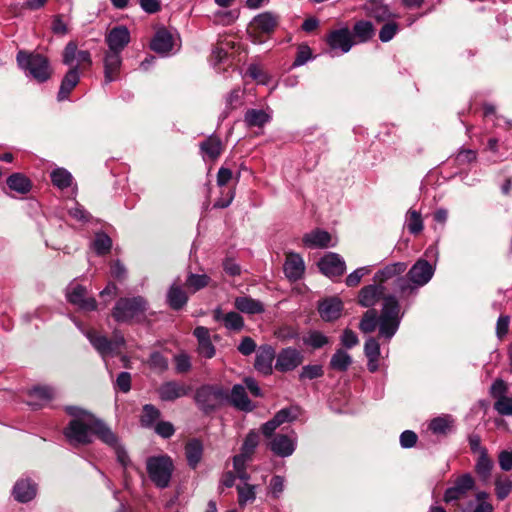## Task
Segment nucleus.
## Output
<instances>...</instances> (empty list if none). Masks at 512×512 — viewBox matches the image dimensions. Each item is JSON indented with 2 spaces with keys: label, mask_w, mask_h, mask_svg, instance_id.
<instances>
[{
  "label": "nucleus",
  "mask_w": 512,
  "mask_h": 512,
  "mask_svg": "<svg viewBox=\"0 0 512 512\" xmlns=\"http://www.w3.org/2000/svg\"><path fill=\"white\" fill-rule=\"evenodd\" d=\"M92 247L98 255L107 254L112 247V240L107 234L99 232L95 235Z\"/></svg>",
  "instance_id": "47"
},
{
  "label": "nucleus",
  "mask_w": 512,
  "mask_h": 512,
  "mask_svg": "<svg viewBox=\"0 0 512 512\" xmlns=\"http://www.w3.org/2000/svg\"><path fill=\"white\" fill-rule=\"evenodd\" d=\"M331 235L321 229H316L303 236V243L310 248H326L330 246Z\"/></svg>",
  "instance_id": "31"
},
{
  "label": "nucleus",
  "mask_w": 512,
  "mask_h": 512,
  "mask_svg": "<svg viewBox=\"0 0 512 512\" xmlns=\"http://www.w3.org/2000/svg\"><path fill=\"white\" fill-rule=\"evenodd\" d=\"M80 76L77 67H70L68 72L65 74L62 79L59 92H58V100L63 101L68 98L71 91L76 87L79 83Z\"/></svg>",
  "instance_id": "30"
},
{
  "label": "nucleus",
  "mask_w": 512,
  "mask_h": 512,
  "mask_svg": "<svg viewBox=\"0 0 512 512\" xmlns=\"http://www.w3.org/2000/svg\"><path fill=\"white\" fill-rule=\"evenodd\" d=\"M473 485L474 480L470 475L466 474L461 476L457 479L453 487L446 490L444 495L445 502L448 503L464 498L467 492L472 490Z\"/></svg>",
  "instance_id": "20"
},
{
  "label": "nucleus",
  "mask_w": 512,
  "mask_h": 512,
  "mask_svg": "<svg viewBox=\"0 0 512 512\" xmlns=\"http://www.w3.org/2000/svg\"><path fill=\"white\" fill-rule=\"evenodd\" d=\"M487 494L480 492L474 501H471L462 512H492V506L486 501Z\"/></svg>",
  "instance_id": "44"
},
{
  "label": "nucleus",
  "mask_w": 512,
  "mask_h": 512,
  "mask_svg": "<svg viewBox=\"0 0 512 512\" xmlns=\"http://www.w3.org/2000/svg\"><path fill=\"white\" fill-rule=\"evenodd\" d=\"M114 449L118 462L123 466L127 467L130 464L129 456L126 450L119 444L118 437L115 435V443L107 444Z\"/></svg>",
  "instance_id": "60"
},
{
  "label": "nucleus",
  "mask_w": 512,
  "mask_h": 512,
  "mask_svg": "<svg viewBox=\"0 0 512 512\" xmlns=\"http://www.w3.org/2000/svg\"><path fill=\"white\" fill-rule=\"evenodd\" d=\"M147 308V302L142 296L132 298H120L112 311V316L117 322H128L136 316L143 314Z\"/></svg>",
  "instance_id": "7"
},
{
  "label": "nucleus",
  "mask_w": 512,
  "mask_h": 512,
  "mask_svg": "<svg viewBox=\"0 0 512 512\" xmlns=\"http://www.w3.org/2000/svg\"><path fill=\"white\" fill-rule=\"evenodd\" d=\"M50 176L52 183L60 189L69 187L73 180L71 173L64 168L53 170Z\"/></svg>",
  "instance_id": "46"
},
{
  "label": "nucleus",
  "mask_w": 512,
  "mask_h": 512,
  "mask_svg": "<svg viewBox=\"0 0 512 512\" xmlns=\"http://www.w3.org/2000/svg\"><path fill=\"white\" fill-rule=\"evenodd\" d=\"M384 294L382 285L373 284L363 287L359 292V304L363 307L375 306Z\"/></svg>",
  "instance_id": "25"
},
{
  "label": "nucleus",
  "mask_w": 512,
  "mask_h": 512,
  "mask_svg": "<svg viewBox=\"0 0 512 512\" xmlns=\"http://www.w3.org/2000/svg\"><path fill=\"white\" fill-rule=\"evenodd\" d=\"M7 185L11 190L20 194L28 193L31 188L30 180L21 173H14L10 175L7 179Z\"/></svg>",
  "instance_id": "40"
},
{
  "label": "nucleus",
  "mask_w": 512,
  "mask_h": 512,
  "mask_svg": "<svg viewBox=\"0 0 512 512\" xmlns=\"http://www.w3.org/2000/svg\"><path fill=\"white\" fill-rule=\"evenodd\" d=\"M369 272L370 269L368 267H360L356 269L346 277V285L349 287L357 286L360 283L362 277L368 274Z\"/></svg>",
  "instance_id": "59"
},
{
  "label": "nucleus",
  "mask_w": 512,
  "mask_h": 512,
  "mask_svg": "<svg viewBox=\"0 0 512 512\" xmlns=\"http://www.w3.org/2000/svg\"><path fill=\"white\" fill-rule=\"evenodd\" d=\"M237 310L246 314H261L264 312V305L256 299L248 296L237 297L234 301Z\"/></svg>",
  "instance_id": "32"
},
{
  "label": "nucleus",
  "mask_w": 512,
  "mask_h": 512,
  "mask_svg": "<svg viewBox=\"0 0 512 512\" xmlns=\"http://www.w3.org/2000/svg\"><path fill=\"white\" fill-rule=\"evenodd\" d=\"M150 47L159 54L167 55L173 48V37L165 29L156 32Z\"/></svg>",
  "instance_id": "29"
},
{
  "label": "nucleus",
  "mask_w": 512,
  "mask_h": 512,
  "mask_svg": "<svg viewBox=\"0 0 512 512\" xmlns=\"http://www.w3.org/2000/svg\"><path fill=\"white\" fill-rule=\"evenodd\" d=\"M86 336L103 359L118 354L125 345L124 336L117 331L113 333L111 340L106 336L98 334L96 331H88Z\"/></svg>",
  "instance_id": "8"
},
{
  "label": "nucleus",
  "mask_w": 512,
  "mask_h": 512,
  "mask_svg": "<svg viewBox=\"0 0 512 512\" xmlns=\"http://www.w3.org/2000/svg\"><path fill=\"white\" fill-rule=\"evenodd\" d=\"M363 10L368 17L375 19L377 22H386L399 17L391 12L389 6L382 0H367L363 5Z\"/></svg>",
  "instance_id": "16"
},
{
  "label": "nucleus",
  "mask_w": 512,
  "mask_h": 512,
  "mask_svg": "<svg viewBox=\"0 0 512 512\" xmlns=\"http://www.w3.org/2000/svg\"><path fill=\"white\" fill-rule=\"evenodd\" d=\"M190 387L177 381H167L158 388V394L163 401H174L189 394Z\"/></svg>",
  "instance_id": "17"
},
{
  "label": "nucleus",
  "mask_w": 512,
  "mask_h": 512,
  "mask_svg": "<svg viewBox=\"0 0 512 512\" xmlns=\"http://www.w3.org/2000/svg\"><path fill=\"white\" fill-rule=\"evenodd\" d=\"M271 115L262 109H248L244 115V122L247 127H263L271 120Z\"/></svg>",
  "instance_id": "35"
},
{
  "label": "nucleus",
  "mask_w": 512,
  "mask_h": 512,
  "mask_svg": "<svg viewBox=\"0 0 512 512\" xmlns=\"http://www.w3.org/2000/svg\"><path fill=\"white\" fill-rule=\"evenodd\" d=\"M148 365L151 369L162 373L168 369V360L159 352H152L148 359Z\"/></svg>",
  "instance_id": "53"
},
{
  "label": "nucleus",
  "mask_w": 512,
  "mask_h": 512,
  "mask_svg": "<svg viewBox=\"0 0 512 512\" xmlns=\"http://www.w3.org/2000/svg\"><path fill=\"white\" fill-rule=\"evenodd\" d=\"M108 50L105 52L104 83L108 84L119 79L122 66L121 53L130 42V32L126 26L113 27L105 36Z\"/></svg>",
  "instance_id": "3"
},
{
  "label": "nucleus",
  "mask_w": 512,
  "mask_h": 512,
  "mask_svg": "<svg viewBox=\"0 0 512 512\" xmlns=\"http://www.w3.org/2000/svg\"><path fill=\"white\" fill-rule=\"evenodd\" d=\"M238 504L240 507H245L248 503H252L256 499V486L249 483L237 485Z\"/></svg>",
  "instance_id": "42"
},
{
  "label": "nucleus",
  "mask_w": 512,
  "mask_h": 512,
  "mask_svg": "<svg viewBox=\"0 0 512 512\" xmlns=\"http://www.w3.org/2000/svg\"><path fill=\"white\" fill-rule=\"evenodd\" d=\"M397 287L401 295L414 294L419 288L418 286H415L407 276L401 277V275L397 278Z\"/></svg>",
  "instance_id": "57"
},
{
  "label": "nucleus",
  "mask_w": 512,
  "mask_h": 512,
  "mask_svg": "<svg viewBox=\"0 0 512 512\" xmlns=\"http://www.w3.org/2000/svg\"><path fill=\"white\" fill-rule=\"evenodd\" d=\"M303 358V354L298 349L284 348L277 355L275 369L280 372L292 371L302 364Z\"/></svg>",
  "instance_id": "12"
},
{
  "label": "nucleus",
  "mask_w": 512,
  "mask_h": 512,
  "mask_svg": "<svg viewBox=\"0 0 512 512\" xmlns=\"http://www.w3.org/2000/svg\"><path fill=\"white\" fill-rule=\"evenodd\" d=\"M353 35L358 39V42H366L374 35V27L369 21H358L353 27Z\"/></svg>",
  "instance_id": "43"
},
{
  "label": "nucleus",
  "mask_w": 512,
  "mask_h": 512,
  "mask_svg": "<svg viewBox=\"0 0 512 512\" xmlns=\"http://www.w3.org/2000/svg\"><path fill=\"white\" fill-rule=\"evenodd\" d=\"M320 271L329 278L340 277L345 273L344 259L337 253H327L318 262Z\"/></svg>",
  "instance_id": "11"
},
{
  "label": "nucleus",
  "mask_w": 512,
  "mask_h": 512,
  "mask_svg": "<svg viewBox=\"0 0 512 512\" xmlns=\"http://www.w3.org/2000/svg\"><path fill=\"white\" fill-rule=\"evenodd\" d=\"M493 465V461L488 456V451L482 450L481 454L478 455L475 464V471L483 481H488L491 476Z\"/></svg>",
  "instance_id": "38"
},
{
  "label": "nucleus",
  "mask_w": 512,
  "mask_h": 512,
  "mask_svg": "<svg viewBox=\"0 0 512 512\" xmlns=\"http://www.w3.org/2000/svg\"><path fill=\"white\" fill-rule=\"evenodd\" d=\"M155 432L162 438H170L175 432V428L171 422L160 421L155 425Z\"/></svg>",
  "instance_id": "61"
},
{
  "label": "nucleus",
  "mask_w": 512,
  "mask_h": 512,
  "mask_svg": "<svg viewBox=\"0 0 512 512\" xmlns=\"http://www.w3.org/2000/svg\"><path fill=\"white\" fill-rule=\"evenodd\" d=\"M494 407L501 415H512V399L508 397L498 398Z\"/></svg>",
  "instance_id": "62"
},
{
  "label": "nucleus",
  "mask_w": 512,
  "mask_h": 512,
  "mask_svg": "<svg viewBox=\"0 0 512 512\" xmlns=\"http://www.w3.org/2000/svg\"><path fill=\"white\" fill-rule=\"evenodd\" d=\"M407 228L410 233L418 234L423 229L421 214L415 210H409L407 213Z\"/></svg>",
  "instance_id": "51"
},
{
  "label": "nucleus",
  "mask_w": 512,
  "mask_h": 512,
  "mask_svg": "<svg viewBox=\"0 0 512 512\" xmlns=\"http://www.w3.org/2000/svg\"><path fill=\"white\" fill-rule=\"evenodd\" d=\"M62 61L69 67H77V70L85 69L92 65L91 54L87 50H79L76 43H67L63 50Z\"/></svg>",
  "instance_id": "9"
},
{
  "label": "nucleus",
  "mask_w": 512,
  "mask_h": 512,
  "mask_svg": "<svg viewBox=\"0 0 512 512\" xmlns=\"http://www.w3.org/2000/svg\"><path fill=\"white\" fill-rule=\"evenodd\" d=\"M200 149L202 153L211 160L217 159L223 150L222 141L215 135L209 136L206 140L201 142Z\"/></svg>",
  "instance_id": "36"
},
{
  "label": "nucleus",
  "mask_w": 512,
  "mask_h": 512,
  "mask_svg": "<svg viewBox=\"0 0 512 512\" xmlns=\"http://www.w3.org/2000/svg\"><path fill=\"white\" fill-rule=\"evenodd\" d=\"M352 363L351 356L343 349H338L332 355L330 367L337 371H346Z\"/></svg>",
  "instance_id": "41"
},
{
  "label": "nucleus",
  "mask_w": 512,
  "mask_h": 512,
  "mask_svg": "<svg viewBox=\"0 0 512 512\" xmlns=\"http://www.w3.org/2000/svg\"><path fill=\"white\" fill-rule=\"evenodd\" d=\"M66 297L71 304L81 310L94 311L97 308L95 298L87 297V291L82 285L71 283L66 288Z\"/></svg>",
  "instance_id": "10"
},
{
  "label": "nucleus",
  "mask_w": 512,
  "mask_h": 512,
  "mask_svg": "<svg viewBox=\"0 0 512 512\" xmlns=\"http://www.w3.org/2000/svg\"><path fill=\"white\" fill-rule=\"evenodd\" d=\"M296 434L291 432V436L278 434L270 442L272 452L281 457L290 456L295 450Z\"/></svg>",
  "instance_id": "19"
},
{
  "label": "nucleus",
  "mask_w": 512,
  "mask_h": 512,
  "mask_svg": "<svg viewBox=\"0 0 512 512\" xmlns=\"http://www.w3.org/2000/svg\"><path fill=\"white\" fill-rule=\"evenodd\" d=\"M28 404L33 408H39L49 403L55 397V390L50 386H36L29 392Z\"/></svg>",
  "instance_id": "26"
},
{
  "label": "nucleus",
  "mask_w": 512,
  "mask_h": 512,
  "mask_svg": "<svg viewBox=\"0 0 512 512\" xmlns=\"http://www.w3.org/2000/svg\"><path fill=\"white\" fill-rule=\"evenodd\" d=\"M434 269L431 264L424 259H419L408 271L407 277L415 284L422 287L426 285L433 277Z\"/></svg>",
  "instance_id": "15"
},
{
  "label": "nucleus",
  "mask_w": 512,
  "mask_h": 512,
  "mask_svg": "<svg viewBox=\"0 0 512 512\" xmlns=\"http://www.w3.org/2000/svg\"><path fill=\"white\" fill-rule=\"evenodd\" d=\"M65 411L73 417L63 430L70 445H88L92 443L94 436L104 444L115 443V433L92 413L77 406H67Z\"/></svg>",
  "instance_id": "1"
},
{
  "label": "nucleus",
  "mask_w": 512,
  "mask_h": 512,
  "mask_svg": "<svg viewBox=\"0 0 512 512\" xmlns=\"http://www.w3.org/2000/svg\"><path fill=\"white\" fill-rule=\"evenodd\" d=\"M342 301L338 298L324 300L319 305V313L323 320L333 321L340 317L342 311Z\"/></svg>",
  "instance_id": "28"
},
{
  "label": "nucleus",
  "mask_w": 512,
  "mask_h": 512,
  "mask_svg": "<svg viewBox=\"0 0 512 512\" xmlns=\"http://www.w3.org/2000/svg\"><path fill=\"white\" fill-rule=\"evenodd\" d=\"M213 318L217 322H222L227 330L239 332L244 327L243 317L234 311L223 313L221 308H216L213 311Z\"/></svg>",
  "instance_id": "22"
},
{
  "label": "nucleus",
  "mask_w": 512,
  "mask_h": 512,
  "mask_svg": "<svg viewBox=\"0 0 512 512\" xmlns=\"http://www.w3.org/2000/svg\"><path fill=\"white\" fill-rule=\"evenodd\" d=\"M399 31V25L394 19L386 21L379 31V39L382 42H389Z\"/></svg>",
  "instance_id": "52"
},
{
  "label": "nucleus",
  "mask_w": 512,
  "mask_h": 512,
  "mask_svg": "<svg viewBox=\"0 0 512 512\" xmlns=\"http://www.w3.org/2000/svg\"><path fill=\"white\" fill-rule=\"evenodd\" d=\"M304 344L319 349L329 343V338L319 331H311L303 339Z\"/></svg>",
  "instance_id": "50"
},
{
  "label": "nucleus",
  "mask_w": 512,
  "mask_h": 512,
  "mask_svg": "<svg viewBox=\"0 0 512 512\" xmlns=\"http://www.w3.org/2000/svg\"><path fill=\"white\" fill-rule=\"evenodd\" d=\"M512 488V483L509 479H503L502 477H497L495 481V490L496 495L499 499L506 498Z\"/></svg>",
  "instance_id": "55"
},
{
  "label": "nucleus",
  "mask_w": 512,
  "mask_h": 512,
  "mask_svg": "<svg viewBox=\"0 0 512 512\" xmlns=\"http://www.w3.org/2000/svg\"><path fill=\"white\" fill-rule=\"evenodd\" d=\"M258 443H259V434L254 430L250 431L244 440V443L241 448V453L244 454L245 456L252 457L254 450L257 447Z\"/></svg>",
  "instance_id": "54"
},
{
  "label": "nucleus",
  "mask_w": 512,
  "mask_h": 512,
  "mask_svg": "<svg viewBox=\"0 0 512 512\" xmlns=\"http://www.w3.org/2000/svg\"><path fill=\"white\" fill-rule=\"evenodd\" d=\"M116 387L123 393L131 389V375L128 372H121L116 379Z\"/></svg>",
  "instance_id": "64"
},
{
  "label": "nucleus",
  "mask_w": 512,
  "mask_h": 512,
  "mask_svg": "<svg viewBox=\"0 0 512 512\" xmlns=\"http://www.w3.org/2000/svg\"><path fill=\"white\" fill-rule=\"evenodd\" d=\"M383 307L378 317L375 309H369L360 321L359 328L363 333L373 332L379 324V335L390 340L397 332L400 325V306L393 295L383 298Z\"/></svg>",
  "instance_id": "2"
},
{
  "label": "nucleus",
  "mask_w": 512,
  "mask_h": 512,
  "mask_svg": "<svg viewBox=\"0 0 512 512\" xmlns=\"http://www.w3.org/2000/svg\"><path fill=\"white\" fill-rule=\"evenodd\" d=\"M279 16L273 12L266 11L253 18L250 24V32L258 34H271L276 29Z\"/></svg>",
  "instance_id": "14"
},
{
  "label": "nucleus",
  "mask_w": 512,
  "mask_h": 512,
  "mask_svg": "<svg viewBox=\"0 0 512 512\" xmlns=\"http://www.w3.org/2000/svg\"><path fill=\"white\" fill-rule=\"evenodd\" d=\"M274 359V348L271 345H261L256 352L254 367L261 374L270 375Z\"/></svg>",
  "instance_id": "18"
},
{
  "label": "nucleus",
  "mask_w": 512,
  "mask_h": 512,
  "mask_svg": "<svg viewBox=\"0 0 512 512\" xmlns=\"http://www.w3.org/2000/svg\"><path fill=\"white\" fill-rule=\"evenodd\" d=\"M452 424V417L449 415H444L431 420L429 429L434 434H447L451 430Z\"/></svg>",
  "instance_id": "45"
},
{
  "label": "nucleus",
  "mask_w": 512,
  "mask_h": 512,
  "mask_svg": "<svg viewBox=\"0 0 512 512\" xmlns=\"http://www.w3.org/2000/svg\"><path fill=\"white\" fill-rule=\"evenodd\" d=\"M195 402L204 413H210L228 400V391L221 385H203L197 389Z\"/></svg>",
  "instance_id": "6"
},
{
  "label": "nucleus",
  "mask_w": 512,
  "mask_h": 512,
  "mask_svg": "<svg viewBox=\"0 0 512 512\" xmlns=\"http://www.w3.org/2000/svg\"><path fill=\"white\" fill-rule=\"evenodd\" d=\"M256 342L249 336H245L241 339L237 350L244 356H249L256 351Z\"/></svg>",
  "instance_id": "58"
},
{
  "label": "nucleus",
  "mask_w": 512,
  "mask_h": 512,
  "mask_svg": "<svg viewBox=\"0 0 512 512\" xmlns=\"http://www.w3.org/2000/svg\"><path fill=\"white\" fill-rule=\"evenodd\" d=\"M407 269V264L405 262H395L389 265H386L384 268L378 270L374 275L375 283L382 285V283L391 280L395 277H399L402 275Z\"/></svg>",
  "instance_id": "27"
},
{
  "label": "nucleus",
  "mask_w": 512,
  "mask_h": 512,
  "mask_svg": "<svg viewBox=\"0 0 512 512\" xmlns=\"http://www.w3.org/2000/svg\"><path fill=\"white\" fill-rule=\"evenodd\" d=\"M341 343L347 349H351L359 343V339L355 332L350 329H345L341 336Z\"/></svg>",
  "instance_id": "63"
},
{
  "label": "nucleus",
  "mask_w": 512,
  "mask_h": 512,
  "mask_svg": "<svg viewBox=\"0 0 512 512\" xmlns=\"http://www.w3.org/2000/svg\"><path fill=\"white\" fill-rule=\"evenodd\" d=\"M364 353L368 359L367 368L370 372H375L378 369V360L380 357V345L378 341L370 337L364 344Z\"/></svg>",
  "instance_id": "33"
},
{
  "label": "nucleus",
  "mask_w": 512,
  "mask_h": 512,
  "mask_svg": "<svg viewBox=\"0 0 512 512\" xmlns=\"http://www.w3.org/2000/svg\"><path fill=\"white\" fill-rule=\"evenodd\" d=\"M161 413L158 408L152 404H146L143 406V414L141 416V424L144 427H152L156 420L159 419Z\"/></svg>",
  "instance_id": "49"
},
{
  "label": "nucleus",
  "mask_w": 512,
  "mask_h": 512,
  "mask_svg": "<svg viewBox=\"0 0 512 512\" xmlns=\"http://www.w3.org/2000/svg\"><path fill=\"white\" fill-rule=\"evenodd\" d=\"M227 402L244 412H250L254 409V405L247 396L245 387L240 384L233 386L231 393H228Z\"/></svg>",
  "instance_id": "24"
},
{
  "label": "nucleus",
  "mask_w": 512,
  "mask_h": 512,
  "mask_svg": "<svg viewBox=\"0 0 512 512\" xmlns=\"http://www.w3.org/2000/svg\"><path fill=\"white\" fill-rule=\"evenodd\" d=\"M146 469L150 480L157 488L164 489L170 485L174 471V463L170 456L149 457L146 461Z\"/></svg>",
  "instance_id": "4"
},
{
  "label": "nucleus",
  "mask_w": 512,
  "mask_h": 512,
  "mask_svg": "<svg viewBox=\"0 0 512 512\" xmlns=\"http://www.w3.org/2000/svg\"><path fill=\"white\" fill-rule=\"evenodd\" d=\"M193 335L198 341L197 351L199 355L207 359L213 358L215 356L216 349L211 341L208 328L204 326H197L193 331Z\"/></svg>",
  "instance_id": "21"
},
{
  "label": "nucleus",
  "mask_w": 512,
  "mask_h": 512,
  "mask_svg": "<svg viewBox=\"0 0 512 512\" xmlns=\"http://www.w3.org/2000/svg\"><path fill=\"white\" fill-rule=\"evenodd\" d=\"M210 277L206 274L190 273L186 279V286L192 292H196L209 285Z\"/></svg>",
  "instance_id": "48"
},
{
  "label": "nucleus",
  "mask_w": 512,
  "mask_h": 512,
  "mask_svg": "<svg viewBox=\"0 0 512 512\" xmlns=\"http://www.w3.org/2000/svg\"><path fill=\"white\" fill-rule=\"evenodd\" d=\"M17 63L21 69L28 72L38 82H45L51 76V69L48 59L38 53L19 51Z\"/></svg>",
  "instance_id": "5"
},
{
  "label": "nucleus",
  "mask_w": 512,
  "mask_h": 512,
  "mask_svg": "<svg viewBox=\"0 0 512 512\" xmlns=\"http://www.w3.org/2000/svg\"><path fill=\"white\" fill-rule=\"evenodd\" d=\"M326 42L331 51L339 50L343 54L349 52L354 45L353 35L347 27L331 31Z\"/></svg>",
  "instance_id": "13"
},
{
  "label": "nucleus",
  "mask_w": 512,
  "mask_h": 512,
  "mask_svg": "<svg viewBox=\"0 0 512 512\" xmlns=\"http://www.w3.org/2000/svg\"><path fill=\"white\" fill-rule=\"evenodd\" d=\"M323 375V368L321 365H306L302 368L299 378L300 379H315Z\"/></svg>",
  "instance_id": "56"
},
{
  "label": "nucleus",
  "mask_w": 512,
  "mask_h": 512,
  "mask_svg": "<svg viewBox=\"0 0 512 512\" xmlns=\"http://www.w3.org/2000/svg\"><path fill=\"white\" fill-rule=\"evenodd\" d=\"M185 455L188 465L195 469L203 456V444L198 439H192L185 445Z\"/></svg>",
  "instance_id": "34"
},
{
  "label": "nucleus",
  "mask_w": 512,
  "mask_h": 512,
  "mask_svg": "<svg viewBox=\"0 0 512 512\" xmlns=\"http://www.w3.org/2000/svg\"><path fill=\"white\" fill-rule=\"evenodd\" d=\"M305 271L303 258L298 253L287 254L284 263V273L289 280L296 281L300 279Z\"/></svg>",
  "instance_id": "23"
},
{
  "label": "nucleus",
  "mask_w": 512,
  "mask_h": 512,
  "mask_svg": "<svg viewBox=\"0 0 512 512\" xmlns=\"http://www.w3.org/2000/svg\"><path fill=\"white\" fill-rule=\"evenodd\" d=\"M13 494L19 502H28L36 495V487L28 480H21L15 484Z\"/></svg>",
  "instance_id": "37"
},
{
  "label": "nucleus",
  "mask_w": 512,
  "mask_h": 512,
  "mask_svg": "<svg viewBox=\"0 0 512 512\" xmlns=\"http://www.w3.org/2000/svg\"><path fill=\"white\" fill-rule=\"evenodd\" d=\"M188 297L185 291L176 284H173L168 293H167V301L169 306L174 310L181 309L187 303Z\"/></svg>",
  "instance_id": "39"
}]
</instances>
